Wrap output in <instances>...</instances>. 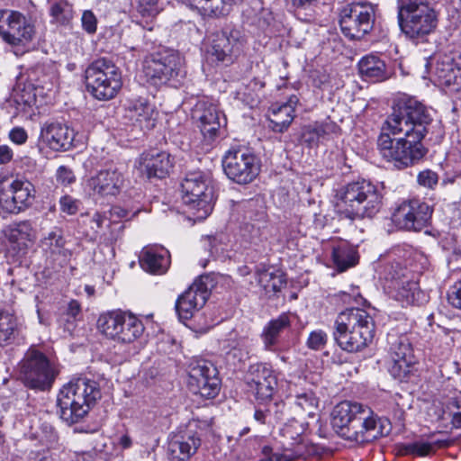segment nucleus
<instances>
[{
	"instance_id": "f257e3e1",
	"label": "nucleus",
	"mask_w": 461,
	"mask_h": 461,
	"mask_svg": "<svg viewBox=\"0 0 461 461\" xmlns=\"http://www.w3.org/2000/svg\"><path fill=\"white\" fill-rule=\"evenodd\" d=\"M432 117L418 100L403 97L393 106L377 140L381 156L397 169L417 164L427 153L421 140Z\"/></svg>"
},
{
	"instance_id": "f03ea898",
	"label": "nucleus",
	"mask_w": 461,
	"mask_h": 461,
	"mask_svg": "<svg viewBox=\"0 0 461 461\" xmlns=\"http://www.w3.org/2000/svg\"><path fill=\"white\" fill-rule=\"evenodd\" d=\"M331 426L341 438L356 443L370 442L390 432V422L378 417L367 405L343 401L331 413Z\"/></svg>"
},
{
	"instance_id": "7ed1b4c3",
	"label": "nucleus",
	"mask_w": 461,
	"mask_h": 461,
	"mask_svg": "<svg viewBox=\"0 0 461 461\" xmlns=\"http://www.w3.org/2000/svg\"><path fill=\"white\" fill-rule=\"evenodd\" d=\"M375 333L374 318L364 309L348 308L334 321L333 339L347 352H358L366 348Z\"/></svg>"
},
{
	"instance_id": "20e7f679",
	"label": "nucleus",
	"mask_w": 461,
	"mask_h": 461,
	"mask_svg": "<svg viewBox=\"0 0 461 461\" xmlns=\"http://www.w3.org/2000/svg\"><path fill=\"white\" fill-rule=\"evenodd\" d=\"M100 398L101 391L95 381L85 376L75 377L64 384L57 395L58 413L67 424L77 423Z\"/></svg>"
},
{
	"instance_id": "39448f33",
	"label": "nucleus",
	"mask_w": 461,
	"mask_h": 461,
	"mask_svg": "<svg viewBox=\"0 0 461 461\" xmlns=\"http://www.w3.org/2000/svg\"><path fill=\"white\" fill-rule=\"evenodd\" d=\"M383 194L369 180L353 181L338 194L339 212L352 221L373 218L382 207Z\"/></svg>"
},
{
	"instance_id": "423d86ee",
	"label": "nucleus",
	"mask_w": 461,
	"mask_h": 461,
	"mask_svg": "<svg viewBox=\"0 0 461 461\" xmlns=\"http://www.w3.org/2000/svg\"><path fill=\"white\" fill-rule=\"evenodd\" d=\"M397 20L401 32L415 43L423 42L438 25L434 8L426 0H397Z\"/></svg>"
},
{
	"instance_id": "0eeeda50",
	"label": "nucleus",
	"mask_w": 461,
	"mask_h": 461,
	"mask_svg": "<svg viewBox=\"0 0 461 461\" xmlns=\"http://www.w3.org/2000/svg\"><path fill=\"white\" fill-rule=\"evenodd\" d=\"M87 91L97 100H111L122 86L119 68L109 59L94 60L85 71Z\"/></svg>"
},
{
	"instance_id": "6e6552de",
	"label": "nucleus",
	"mask_w": 461,
	"mask_h": 461,
	"mask_svg": "<svg viewBox=\"0 0 461 461\" xmlns=\"http://www.w3.org/2000/svg\"><path fill=\"white\" fill-rule=\"evenodd\" d=\"M59 374V366L35 348H29L20 363L22 382L36 391L50 390Z\"/></svg>"
},
{
	"instance_id": "1a4fd4ad",
	"label": "nucleus",
	"mask_w": 461,
	"mask_h": 461,
	"mask_svg": "<svg viewBox=\"0 0 461 461\" xmlns=\"http://www.w3.org/2000/svg\"><path fill=\"white\" fill-rule=\"evenodd\" d=\"M182 200L196 219H205L212 210L213 190L210 178L201 170L187 172L181 182Z\"/></svg>"
},
{
	"instance_id": "9d476101",
	"label": "nucleus",
	"mask_w": 461,
	"mask_h": 461,
	"mask_svg": "<svg viewBox=\"0 0 461 461\" xmlns=\"http://www.w3.org/2000/svg\"><path fill=\"white\" fill-rule=\"evenodd\" d=\"M143 72L151 84H166L185 76L184 59L173 50L158 51L145 59Z\"/></svg>"
},
{
	"instance_id": "9b49d317",
	"label": "nucleus",
	"mask_w": 461,
	"mask_h": 461,
	"mask_svg": "<svg viewBox=\"0 0 461 461\" xmlns=\"http://www.w3.org/2000/svg\"><path fill=\"white\" fill-rule=\"evenodd\" d=\"M375 12L372 5L351 3L340 9L339 26L341 32L349 40H361L374 28Z\"/></svg>"
},
{
	"instance_id": "f8f14e48",
	"label": "nucleus",
	"mask_w": 461,
	"mask_h": 461,
	"mask_svg": "<svg viewBox=\"0 0 461 461\" xmlns=\"http://www.w3.org/2000/svg\"><path fill=\"white\" fill-rule=\"evenodd\" d=\"M215 283L212 275H201L178 296L175 308L180 320L191 319L194 312L204 306Z\"/></svg>"
},
{
	"instance_id": "ddd939ff",
	"label": "nucleus",
	"mask_w": 461,
	"mask_h": 461,
	"mask_svg": "<svg viewBox=\"0 0 461 461\" xmlns=\"http://www.w3.org/2000/svg\"><path fill=\"white\" fill-rule=\"evenodd\" d=\"M34 197V186L28 180H0V206L4 211L18 214L32 204Z\"/></svg>"
},
{
	"instance_id": "4468645a",
	"label": "nucleus",
	"mask_w": 461,
	"mask_h": 461,
	"mask_svg": "<svg viewBox=\"0 0 461 461\" xmlns=\"http://www.w3.org/2000/svg\"><path fill=\"white\" fill-rule=\"evenodd\" d=\"M433 207L420 199L403 201L393 213V221L400 229L420 231L430 224Z\"/></svg>"
},
{
	"instance_id": "2eb2a0df",
	"label": "nucleus",
	"mask_w": 461,
	"mask_h": 461,
	"mask_svg": "<svg viewBox=\"0 0 461 461\" xmlns=\"http://www.w3.org/2000/svg\"><path fill=\"white\" fill-rule=\"evenodd\" d=\"M34 26L16 11L0 10V35L14 47H26L34 36Z\"/></svg>"
},
{
	"instance_id": "dca6fc26",
	"label": "nucleus",
	"mask_w": 461,
	"mask_h": 461,
	"mask_svg": "<svg viewBox=\"0 0 461 461\" xmlns=\"http://www.w3.org/2000/svg\"><path fill=\"white\" fill-rule=\"evenodd\" d=\"M187 385L194 394L205 399L216 397L220 392V379L217 377L216 368L204 360L192 363Z\"/></svg>"
},
{
	"instance_id": "f3484780",
	"label": "nucleus",
	"mask_w": 461,
	"mask_h": 461,
	"mask_svg": "<svg viewBox=\"0 0 461 461\" xmlns=\"http://www.w3.org/2000/svg\"><path fill=\"white\" fill-rule=\"evenodd\" d=\"M244 379L259 403L271 401L277 391V377L266 365H250Z\"/></svg>"
},
{
	"instance_id": "a211bd4d",
	"label": "nucleus",
	"mask_w": 461,
	"mask_h": 461,
	"mask_svg": "<svg viewBox=\"0 0 461 461\" xmlns=\"http://www.w3.org/2000/svg\"><path fill=\"white\" fill-rule=\"evenodd\" d=\"M435 82L452 97L461 99V55L437 60L433 68Z\"/></svg>"
},
{
	"instance_id": "6ab92c4d",
	"label": "nucleus",
	"mask_w": 461,
	"mask_h": 461,
	"mask_svg": "<svg viewBox=\"0 0 461 461\" xmlns=\"http://www.w3.org/2000/svg\"><path fill=\"white\" fill-rule=\"evenodd\" d=\"M305 430L303 422H299L295 419L291 420L283 429L285 437L294 440L292 447H285L284 453H274L272 447L265 446L262 448L263 457L259 461H292L303 455L301 435Z\"/></svg>"
},
{
	"instance_id": "aec40b11",
	"label": "nucleus",
	"mask_w": 461,
	"mask_h": 461,
	"mask_svg": "<svg viewBox=\"0 0 461 461\" xmlns=\"http://www.w3.org/2000/svg\"><path fill=\"white\" fill-rule=\"evenodd\" d=\"M124 185V176L115 167L99 170L86 181L93 196L107 197L119 194Z\"/></svg>"
},
{
	"instance_id": "412c9836",
	"label": "nucleus",
	"mask_w": 461,
	"mask_h": 461,
	"mask_svg": "<svg viewBox=\"0 0 461 461\" xmlns=\"http://www.w3.org/2000/svg\"><path fill=\"white\" fill-rule=\"evenodd\" d=\"M75 131L67 123L46 122L41 129V138L52 150L67 151L74 147Z\"/></svg>"
},
{
	"instance_id": "4be33fe9",
	"label": "nucleus",
	"mask_w": 461,
	"mask_h": 461,
	"mask_svg": "<svg viewBox=\"0 0 461 461\" xmlns=\"http://www.w3.org/2000/svg\"><path fill=\"white\" fill-rule=\"evenodd\" d=\"M201 445L197 433L185 429L173 434L168 441L167 454L170 461H187Z\"/></svg>"
},
{
	"instance_id": "5701e85b",
	"label": "nucleus",
	"mask_w": 461,
	"mask_h": 461,
	"mask_svg": "<svg viewBox=\"0 0 461 461\" xmlns=\"http://www.w3.org/2000/svg\"><path fill=\"white\" fill-rule=\"evenodd\" d=\"M4 234L11 249L16 251L20 257L27 253L36 239V231L28 220L10 223L4 230Z\"/></svg>"
},
{
	"instance_id": "b1692460",
	"label": "nucleus",
	"mask_w": 461,
	"mask_h": 461,
	"mask_svg": "<svg viewBox=\"0 0 461 461\" xmlns=\"http://www.w3.org/2000/svg\"><path fill=\"white\" fill-rule=\"evenodd\" d=\"M65 244L62 231L59 229L50 231L41 240V247L46 259L53 268L62 267L68 260L70 252L65 248Z\"/></svg>"
},
{
	"instance_id": "393cba45",
	"label": "nucleus",
	"mask_w": 461,
	"mask_h": 461,
	"mask_svg": "<svg viewBox=\"0 0 461 461\" xmlns=\"http://www.w3.org/2000/svg\"><path fill=\"white\" fill-rule=\"evenodd\" d=\"M192 117L196 122L204 140L209 143L213 141L221 127L216 107L213 104L200 102L195 105Z\"/></svg>"
},
{
	"instance_id": "a878e982",
	"label": "nucleus",
	"mask_w": 461,
	"mask_h": 461,
	"mask_svg": "<svg viewBox=\"0 0 461 461\" xmlns=\"http://www.w3.org/2000/svg\"><path fill=\"white\" fill-rule=\"evenodd\" d=\"M259 172L257 158L249 151H232V181L240 185L250 183Z\"/></svg>"
},
{
	"instance_id": "bb28decb",
	"label": "nucleus",
	"mask_w": 461,
	"mask_h": 461,
	"mask_svg": "<svg viewBox=\"0 0 461 461\" xmlns=\"http://www.w3.org/2000/svg\"><path fill=\"white\" fill-rule=\"evenodd\" d=\"M139 261L143 270L162 275L170 265V256L163 247H145L140 252Z\"/></svg>"
},
{
	"instance_id": "cd10ccee",
	"label": "nucleus",
	"mask_w": 461,
	"mask_h": 461,
	"mask_svg": "<svg viewBox=\"0 0 461 461\" xmlns=\"http://www.w3.org/2000/svg\"><path fill=\"white\" fill-rule=\"evenodd\" d=\"M357 67L362 78L368 82H382L390 77V72L384 60L376 55L371 54L363 57L359 60Z\"/></svg>"
},
{
	"instance_id": "c85d7f7f",
	"label": "nucleus",
	"mask_w": 461,
	"mask_h": 461,
	"mask_svg": "<svg viewBox=\"0 0 461 461\" xmlns=\"http://www.w3.org/2000/svg\"><path fill=\"white\" fill-rule=\"evenodd\" d=\"M291 327V315L287 312L281 313L278 317L269 321L264 327L261 338L265 348L276 351L281 334Z\"/></svg>"
},
{
	"instance_id": "c756f323",
	"label": "nucleus",
	"mask_w": 461,
	"mask_h": 461,
	"mask_svg": "<svg viewBox=\"0 0 461 461\" xmlns=\"http://www.w3.org/2000/svg\"><path fill=\"white\" fill-rule=\"evenodd\" d=\"M391 289L395 300L402 305L420 304L425 301V294L420 290L418 283L411 277L398 281Z\"/></svg>"
},
{
	"instance_id": "7c9ffc66",
	"label": "nucleus",
	"mask_w": 461,
	"mask_h": 461,
	"mask_svg": "<svg viewBox=\"0 0 461 461\" xmlns=\"http://www.w3.org/2000/svg\"><path fill=\"white\" fill-rule=\"evenodd\" d=\"M143 167L149 178H164L172 167L170 155L165 151H151L145 155Z\"/></svg>"
},
{
	"instance_id": "2f4dec72",
	"label": "nucleus",
	"mask_w": 461,
	"mask_h": 461,
	"mask_svg": "<svg viewBox=\"0 0 461 461\" xmlns=\"http://www.w3.org/2000/svg\"><path fill=\"white\" fill-rule=\"evenodd\" d=\"M331 259L339 272H344L358 263L357 249L347 242H341L332 248Z\"/></svg>"
},
{
	"instance_id": "473e14b6",
	"label": "nucleus",
	"mask_w": 461,
	"mask_h": 461,
	"mask_svg": "<svg viewBox=\"0 0 461 461\" xmlns=\"http://www.w3.org/2000/svg\"><path fill=\"white\" fill-rule=\"evenodd\" d=\"M127 112L131 119L140 123L144 122L146 128L154 126L155 108L146 98L130 100Z\"/></svg>"
},
{
	"instance_id": "72a5a7b5",
	"label": "nucleus",
	"mask_w": 461,
	"mask_h": 461,
	"mask_svg": "<svg viewBox=\"0 0 461 461\" xmlns=\"http://www.w3.org/2000/svg\"><path fill=\"white\" fill-rule=\"evenodd\" d=\"M22 332V323L8 312L0 310V346L13 344Z\"/></svg>"
},
{
	"instance_id": "f704fd0d",
	"label": "nucleus",
	"mask_w": 461,
	"mask_h": 461,
	"mask_svg": "<svg viewBox=\"0 0 461 461\" xmlns=\"http://www.w3.org/2000/svg\"><path fill=\"white\" fill-rule=\"evenodd\" d=\"M229 242L230 237L226 232H219L214 236H204L201 240L203 248L209 251L210 256L221 261L229 258Z\"/></svg>"
},
{
	"instance_id": "c9c22d12",
	"label": "nucleus",
	"mask_w": 461,
	"mask_h": 461,
	"mask_svg": "<svg viewBox=\"0 0 461 461\" xmlns=\"http://www.w3.org/2000/svg\"><path fill=\"white\" fill-rule=\"evenodd\" d=\"M294 119V110L289 105L274 104L269 110L268 128L275 132L285 131Z\"/></svg>"
},
{
	"instance_id": "e433bc0d",
	"label": "nucleus",
	"mask_w": 461,
	"mask_h": 461,
	"mask_svg": "<svg viewBox=\"0 0 461 461\" xmlns=\"http://www.w3.org/2000/svg\"><path fill=\"white\" fill-rule=\"evenodd\" d=\"M144 331V325L137 317L126 313L115 341L121 343H131L139 339Z\"/></svg>"
},
{
	"instance_id": "4c0bfd02",
	"label": "nucleus",
	"mask_w": 461,
	"mask_h": 461,
	"mask_svg": "<svg viewBox=\"0 0 461 461\" xmlns=\"http://www.w3.org/2000/svg\"><path fill=\"white\" fill-rule=\"evenodd\" d=\"M126 312L113 311L103 313L97 320V329L106 338L115 339Z\"/></svg>"
},
{
	"instance_id": "58836bf2",
	"label": "nucleus",
	"mask_w": 461,
	"mask_h": 461,
	"mask_svg": "<svg viewBox=\"0 0 461 461\" xmlns=\"http://www.w3.org/2000/svg\"><path fill=\"white\" fill-rule=\"evenodd\" d=\"M447 446L446 440H418L411 443L402 444L400 447L402 455H413L417 456H427L435 452L437 448Z\"/></svg>"
},
{
	"instance_id": "ea45409f",
	"label": "nucleus",
	"mask_w": 461,
	"mask_h": 461,
	"mask_svg": "<svg viewBox=\"0 0 461 461\" xmlns=\"http://www.w3.org/2000/svg\"><path fill=\"white\" fill-rule=\"evenodd\" d=\"M258 285L268 293H277L286 285L284 275L280 272H270L267 269L257 272Z\"/></svg>"
},
{
	"instance_id": "a19ab883",
	"label": "nucleus",
	"mask_w": 461,
	"mask_h": 461,
	"mask_svg": "<svg viewBox=\"0 0 461 461\" xmlns=\"http://www.w3.org/2000/svg\"><path fill=\"white\" fill-rule=\"evenodd\" d=\"M417 361L415 357L403 359H393L389 367L390 374L401 382L407 381L414 374Z\"/></svg>"
},
{
	"instance_id": "79ce46f5",
	"label": "nucleus",
	"mask_w": 461,
	"mask_h": 461,
	"mask_svg": "<svg viewBox=\"0 0 461 461\" xmlns=\"http://www.w3.org/2000/svg\"><path fill=\"white\" fill-rule=\"evenodd\" d=\"M389 353L392 360L415 357L411 344L410 343L409 339L404 335L391 336L389 339Z\"/></svg>"
},
{
	"instance_id": "37998d69",
	"label": "nucleus",
	"mask_w": 461,
	"mask_h": 461,
	"mask_svg": "<svg viewBox=\"0 0 461 461\" xmlns=\"http://www.w3.org/2000/svg\"><path fill=\"white\" fill-rule=\"evenodd\" d=\"M318 2L319 0H292L295 17L304 23L314 22Z\"/></svg>"
},
{
	"instance_id": "c03bdc74",
	"label": "nucleus",
	"mask_w": 461,
	"mask_h": 461,
	"mask_svg": "<svg viewBox=\"0 0 461 461\" xmlns=\"http://www.w3.org/2000/svg\"><path fill=\"white\" fill-rule=\"evenodd\" d=\"M410 274V271L400 261L388 263L384 270V279L388 283L387 286L389 289H393L398 281L409 278Z\"/></svg>"
},
{
	"instance_id": "a18cd8bd",
	"label": "nucleus",
	"mask_w": 461,
	"mask_h": 461,
	"mask_svg": "<svg viewBox=\"0 0 461 461\" xmlns=\"http://www.w3.org/2000/svg\"><path fill=\"white\" fill-rule=\"evenodd\" d=\"M319 401L311 391L299 393L295 397L294 407L301 415L312 417L318 408Z\"/></svg>"
},
{
	"instance_id": "49530a36",
	"label": "nucleus",
	"mask_w": 461,
	"mask_h": 461,
	"mask_svg": "<svg viewBox=\"0 0 461 461\" xmlns=\"http://www.w3.org/2000/svg\"><path fill=\"white\" fill-rule=\"evenodd\" d=\"M230 12V0H209L202 7V14L214 17L227 16Z\"/></svg>"
},
{
	"instance_id": "de8ad7c7",
	"label": "nucleus",
	"mask_w": 461,
	"mask_h": 461,
	"mask_svg": "<svg viewBox=\"0 0 461 461\" xmlns=\"http://www.w3.org/2000/svg\"><path fill=\"white\" fill-rule=\"evenodd\" d=\"M50 14L56 22L68 23L73 16L72 5L66 0H59L51 5Z\"/></svg>"
},
{
	"instance_id": "09e8293b",
	"label": "nucleus",
	"mask_w": 461,
	"mask_h": 461,
	"mask_svg": "<svg viewBox=\"0 0 461 461\" xmlns=\"http://www.w3.org/2000/svg\"><path fill=\"white\" fill-rule=\"evenodd\" d=\"M131 5L143 17L154 16L158 13V0H132Z\"/></svg>"
},
{
	"instance_id": "8fccbe9b",
	"label": "nucleus",
	"mask_w": 461,
	"mask_h": 461,
	"mask_svg": "<svg viewBox=\"0 0 461 461\" xmlns=\"http://www.w3.org/2000/svg\"><path fill=\"white\" fill-rule=\"evenodd\" d=\"M328 341V335L321 330H313L310 333L307 339V346L313 350H321Z\"/></svg>"
},
{
	"instance_id": "3c124183",
	"label": "nucleus",
	"mask_w": 461,
	"mask_h": 461,
	"mask_svg": "<svg viewBox=\"0 0 461 461\" xmlns=\"http://www.w3.org/2000/svg\"><path fill=\"white\" fill-rule=\"evenodd\" d=\"M80 201L65 194L59 199V206L62 212L68 215H75L79 210Z\"/></svg>"
},
{
	"instance_id": "603ef678",
	"label": "nucleus",
	"mask_w": 461,
	"mask_h": 461,
	"mask_svg": "<svg viewBox=\"0 0 461 461\" xmlns=\"http://www.w3.org/2000/svg\"><path fill=\"white\" fill-rule=\"evenodd\" d=\"M417 181L419 185L433 189L434 186L438 184V176L436 172L430 169H427L419 173Z\"/></svg>"
},
{
	"instance_id": "864d4df0",
	"label": "nucleus",
	"mask_w": 461,
	"mask_h": 461,
	"mask_svg": "<svg viewBox=\"0 0 461 461\" xmlns=\"http://www.w3.org/2000/svg\"><path fill=\"white\" fill-rule=\"evenodd\" d=\"M56 178L63 185H68L76 181L74 172L66 166H60L57 169Z\"/></svg>"
},
{
	"instance_id": "5fc2aeb1",
	"label": "nucleus",
	"mask_w": 461,
	"mask_h": 461,
	"mask_svg": "<svg viewBox=\"0 0 461 461\" xmlns=\"http://www.w3.org/2000/svg\"><path fill=\"white\" fill-rule=\"evenodd\" d=\"M82 27L88 33H95L96 31V17L92 11H85L81 18Z\"/></svg>"
},
{
	"instance_id": "6e6d98bb",
	"label": "nucleus",
	"mask_w": 461,
	"mask_h": 461,
	"mask_svg": "<svg viewBox=\"0 0 461 461\" xmlns=\"http://www.w3.org/2000/svg\"><path fill=\"white\" fill-rule=\"evenodd\" d=\"M451 422L454 427L461 428V397L454 399L450 402Z\"/></svg>"
},
{
	"instance_id": "4d7b16f0",
	"label": "nucleus",
	"mask_w": 461,
	"mask_h": 461,
	"mask_svg": "<svg viewBox=\"0 0 461 461\" xmlns=\"http://www.w3.org/2000/svg\"><path fill=\"white\" fill-rule=\"evenodd\" d=\"M9 139L17 145H23L27 141L28 134L22 127H14L9 131Z\"/></svg>"
},
{
	"instance_id": "13d9d810",
	"label": "nucleus",
	"mask_w": 461,
	"mask_h": 461,
	"mask_svg": "<svg viewBox=\"0 0 461 461\" xmlns=\"http://www.w3.org/2000/svg\"><path fill=\"white\" fill-rule=\"evenodd\" d=\"M447 301L452 306L461 310V281L447 294Z\"/></svg>"
},
{
	"instance_id": "bf43d9fd",
	"label": "nucleus",
	"mask_w": 461,
	"mask_h": 461,
	"mask_svg": "<svg viewBox=\"0 0 461 461\" xmlns=\"http://www.w3.org/2000/svg\"><path fill=\"white\" fill-rule=\"evenodd\" d=\"M81 311L80 303L76 301L72 300L68 303V307L67 309V316H68V323L69 326L73 325V321L76 320L77 316L79 314Z\"/></svg>"
},
{
	"instance_id": "052dcab7",
	"label": "nucleus",
	"mask_w": 461,
	"mask_h": 461,
	"mask_svg": "<svg viewBox=\"0 0 461 461\" xmlns=\"http://www.w3.org/2000/svg\"><path fill=\"white\" fill-rule=\"evenodd\" d=\"M14 158L13 149L6 145H0V165H5L10 163Z\"/></svg>"
},
{
	"instance_id": "680f3d73",
	"label": "nucleus",
	"mask_w": 461,
	"mask_h": 461,
	"mask_svg": "<svg viewBox=\"0 0 461 461\" xmlns=\"http://www.w3.org/2000/svg\"><path fill=\"white\" fill-rule=\"evenodd\" d=\"M267 408L272 409V416L276 421H282L284 420V411L285 409V404L284 402H275L268 405Z\"/></svg>"
},
{
	"instance_id": "e2e57ef3",
	"label": "nucleus",
	"mask_w": 461,
	"mask_h": 461,
	"mask_svg": "<svg viewBox=\"0 0 461 461\" xmlns=\"http://www.w3.org/2000/svg\"><path fill=\"white\" fill-rule=\"evenodd\" d=\"M269 417H272L271 408H267L266 410L257 409L255 411L254 419L261 424H265Z\"/></svg>"
},
{
	"instance_id": "0e129e2a",
	"label": "nucleus",
	"mask_w": 461,
	"mask_h": 461,
	"mask_svg": "<svg viewBox=\"0 0 461 461\" xmlns=\"http://www.w3.org/2000/svg\"><path fill=\"white\" fill-rule=\"evenodd\" d=\"M230 156V149L226 150L224 156L222 157V169L227 176L228 178H230V161H229V158Z\"/></svg>"
},
{
	"instance_id": "69168bd1",
	"label": "nucleus",
	"mask_w": 461,
	"mask_h": 461,
	"mask_svg": "<svg viewBox=\"0 0 461 461\" xmlns=\"http://www.w3.org/2000/svg\"><path fill=\"white\" fill-rule=\"evenodd\" d=\"M332 128V125L330 124H320V125H317L314 129H313V133H315L317 135V137H323L324 135L328 134L330 130Z\"/></svg>"
},
{
	"instance_id": "338daca9",
	"label": "nucleus",
	"mask_w": 461,
	"mask_h": 461,
	"mask_svg": "<svg viewBox=\"0 0 461 461\" xmlns=\"http://www.w3.org/2000/svg\"><path fill=\"white\" fill-rule=\"evenodd\" d=\"M105 220H106V217L104 215H103L102 213H100L98 212L94 213V215L92 217V222L95 223L96 226L95 231H97L98 229H101L103 227V224Z\"/></svg>"
},
{
	"instance_id": "774afa93",
	"label": "nucleus",
	"mask_w": 461,
	"mask_h": 461,
	"mask_svg": "<svg viewBox=\"0 0 461 461\" xmlns=\"http://www.w3.org/2000/svg\"><path fill=\"white\" fill-rule=\"evenodd\" d=\"M118 443L123 449H126L131 447L132 442L128 434H123L119 438Z\"/></svg>"
}]
</instances>
